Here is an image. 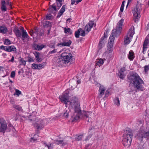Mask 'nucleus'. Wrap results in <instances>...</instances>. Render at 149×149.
Listing matches in <instances>:
<instances>
[{"label":"nucleus","mask_w":149,"mask_h":149,"mask_svg":"<svg viewBox=\"0 0 149 149\" xmlns=\"http://www.w3.org/2000/svg\"><path fill=\"white\" fill-rule=\"evenodd\" d=\"M119 76L120 78L123 79L125 77V75L123 72H119Z\"/></svg>","instance_id":"obj_45"},{"label":"nucleus","mask_w":149,"mask_h":149,"mask_svg":"<svg viewBox=\"0 0 149 149\" xmlns=\"http://www.w3.org/2000/svg\"><path fill=\"white\" fill-rule=\"evenodd\" d=\"M102 38H101V40L100 41L99 43V45H98V53H99V54H100V53L102 52Z\"/></svg>","instance_id":"obj_25"},{"label":"nucleus","mask_w":149,"mask_h":149,"mask_svg":"<svg viewBox=\"0 0 149 149\" xmlns=\"http://www.w3.org/2000/svg\"><path fill=\"white\" fill-rule=\"evenodd\" d=\"M38 29L37 27H35L34 29V33L36 34H38Z\"/></svg>","instance_id":"obj_54"},{"label":"nucleus","mask_w":149,"mask_h":149,"mask_svg":"<svg viewBox=\"0 0 149 149\" xmlns=\"http://www.w3.org/2000/svg\"><path fill=\"white\" fill-rule=\"evenodd\" d=\"M57 9V8L56 7L55 4H53L52 5L50 6L49 9L50 11H51L53 10L55 11H56Z\"/></svg>","instance_id":"obj_31"},{"label":"nucleus","mask_w":149,"mask_h":149,"mask_svg":"<svg viewBox=\"0 0 149 149\" xmlns=\"http://www.w3.org/2000/svg\"><path fill=\"white\" fill-rule=\"evenodd\" d=\"M13 107L15 109L17 110L18 111H22L23 110L22 107L19 105L17 104L13 105Z\"/></svg>","instance_id":"obj_30"},{"label":"nucleus","mask_w":149,"mask_h":149,"mask_svg":"<svg viewBox=\"0 0 149 149\" xmlns=\"http://www.w3.org/2000/svg\"><path fill=\"white\" fill-rule=\"evenodd\" d=\"M57 3V10L59 9L60 7L61 6L62 3V2H56Z\"/></svg>","instance_id":"obj_50"},{"label":"nucleus","mask_w":149,"mask_h":149,"mask_svg":"<svg viewBox=\"0 0 149 149\" xmlns=\"http://www.w3.org/2000/svg\"><path fill=\"white\" fill-rule=\"evenodd\" d=\"M81 30V28H80L76 31L75 33V36L76 38H78L79 36V34L80 32V30Z\"/></svg>","instance_id":"obj_38"},{"label":"nucleus","mask_w":149,"mask_h":149,"mask_svg":"<svg viewBox=\"0 0 149 149\" xmlns=\"http://www.w3.org/2000/svg\"><path fill=\"white\" fill-rule=\"evenodd\" d=\"M109 90H107L106 91L105 94V96L104 97V98H106L107 97H108L109 95L110 92H109Z\"/></svg>","instance_id":"obj_49"},{"label":"nucleus","mask_w":149,"mask_h":149,"mask_svg":"<svg viewBox=\"0 0 149 149\" xmlns=\"http://www.w3.org/2000/svg\"><path fill=\"white\" fill-rule=\"evenodd\" d=\"M130 82L132 83L134 86L138 89L142 91L144 82L138 74L136 73H132L128 76Z\"/></svg>","instance_id":"obj_2"},{"label":"nucleus","mask_w":149,"mask_h":149,"mask_svg":"<svg viewBox=\"0 0 149 149\" xmlns=\"http://www.w3.org/2000/svg\"><path fill=\"white\" fill-rule=\"evenodd\" d=\"M56 52V49H54L53 50H52L50 52H49V54L55 53Z\"/></svg>","instance_id":"obj_56"},{"label":"nucleus","mask_w":149,"mask_h":149,"mask_svg":"<svg viewBox=\"0 0 149 149\" xmlns=\"http://www.w3.org/2000/svg\"><path fill=\"white\" fill-rule=\"evenodd\" d=\"M53 145L52 144H47L46 143H44L43 144L42 147L47 148L48 149H52L53 148Z\"/></svg>","instance_id":"obj_26"},{"label":"nucleus","mask_w":149,"mask_h":149,"mask_svg":"<svg viewBox=\"0 0 149 149\" xmlns=\"http://www.w3.org/2000/svg\"><path fill=\"white\" fill-rule=\"evenodd\" d=\"M132 136V132L130 130L128 129L125 131L122 141V143L125 146L128 147L130 146Z\"/></svg>","instance_id":"obj_4"},{"label":"nucleus","mask_w":149,"mask_h":149,"mask_svg":"<svg viewBox=\"0 0 149 149\" xmlns=\"http://www.w3.org/2000/svg\"><path fill=\"white\" fill-rule=\"evenodd\" d=\"M35 56L36 60L38 62H39L42 61V59L40 58H39V54L38 53V52H36V54L35 55Z\"/></svg>","instance_id":"obj_34"},{"label":"nucleus","mask_w":149,"mask_h":149,"mask_svg":"<svg viewBox=\"0 0 149 149\" xmlns=\"http://www.w3.org/2000/svg\"><path fill=\"white\" fill-rule=\"evenodd\" d=\"M149 35H148L145 39L143 45V52L144 53V51L146 50L147 48V46L149 42Z\"/></svg>","instance_id":"obj_15"},{"label":"nucleus","mask_w":149,"mask_h":149,"mask_svg":"<svg viewBox=\"0 0 149 149\" xmlns=\"http://www.w3.org/2000/svg\"><path fill=\"white\" fill-rule=\"evenodd\" d=\"M21 36H22V39L24 42H25L26 40L27 41L29 40V37L26 31H24Z\"/></svg>","instance_id":"obj_16"},{"label":"nucleus","mask_w":149,"mask_h":149,"mask_svg":"<svg viewBox=\"0 0 149 149\" xmlns=\"http://www.w3.org/2000/svg\"><path fill=\"white\" fill-rule=\"evenodd\" d=\"M14 56H12V58H11V60H10L9 61L12 62H13L14 61Z\"/></svg>","instance_id":"obj_62"},{"label":"nucleus","mask_w":149,"mask_h":149,"mask_svg":"<svg viewBox=\"0 0 149 149\" xmlns=\"http://www.w3.org/2000/svg\"><path fill=\"white\" fill-rule=\"evenodd\" d=\"M55 142L56 144L58 145L61 144L62 146H64L67 144L68 142L67 141L65 140H56Z\"/></svg>","instance_id":"obj_17"},{"label":"nucleus","mask_w":149,"mask_h":149,"mask_svg":"<svg viewBox=\"0 0 149 149\" xmlns=\"http://www.w3.org/2000/svg\"><path fill=\"white\" fill-rule=\"evenodd\" d=\"M109 31L108 29H107L105 31L104 33V38H106L107 37Z\"/></svg>","instance_id":"obj_46"},{"label":"nucleus","mask_w":149,"mask_h":149,"mask_svg":"<svg viewBox=\"0 0 149 149\" xmlns=\"http://www.w3.org/2000/svg\"><path fill=\"white\" fill-rule=\"evenodd\" d=\"M75 2V1L74 0H71V4L72 5L74 4Z\"/></svg>","instance_id":"obj_64"},{"label":"nucleus","mask_w":149,"mask_h":149,"mask_svg":"<svg viewBox=\"0 0 149 149\" xmlns=\"http://www.w3.org/2000/svg\"><path fill=\"white\" fill-rule=\"evenodd\" d=\"M125 71V69L124 67H123L121 68L120 70V72H124Z\"/></svg>","instance_id":"obj_60"},{"label":"nucleus","mask_w":149,"mask_h":149,"mask_svg":"<svg viewBox=\"0 0 149 149\" xmlns=\"http://www.w3.org/2000/svg\"><path fill=\"white\" fill-rule=\"evenodd\" d=\"M113 102L114 104L117 106L118 107L120 106V100L118 97H116L114 99Z\"/></svg>","instance_id":"obj_28"},{"label":"nucleus","mask_w":149,"mask_h":149,"mask_svg":"<svg viewBox=\"0 0 149 149\" xmlns=\"http://www.w3.org/2000/svg\"><path fill=\"white\" fill-rule=\"evenodd\" d=\"M61 57L57 61L59 65H63L65 64L69 65L72 63L73 58L71 53L63 52L61 54Z\"/></svg>","instance_id":"obj_3"},{"label":"nucleus","mask_w":149,"mask_h":149,"mask_svg":"<svg viewBox=\"0 0 149 149\" xmlns=\"http://www.w3.org/2000/svg\"><path fill=\"white\" fill-rule=\"evenodd\" d=\"M0 123H1V131L4 132L6 130L7 125L6 121L3 118L0 119Z\"/></svg>","instance_id":"obj_10"},{"label":"nucleus","mask_w":149,"mask_h":149,"mask_svg":"<svg viewBox=\"0 0 149 149\" xmlns=\"http://www.w3.org/2000/svg\"><path fill=\"white\" fill-rule=\"evenodd\" d=\"M4 43L6 45H9L11 44V42L8 39H6L4 41Z\"/></svg>","instance_id":"obj_41"},{"label":"nucleus","mask_w":149,"mask_h":149,"mask_svg":"<svg viewBox=\"0 0 149 149\" xmlns=\"http://www.w3.org/2000/svg\"><path fill=\"white\" fill-rule=\"evenodd\" d=\"M46 63L45 62H43L42 64L38 65V69H40L43 68L46 65Z\"/></svg>","instance_id":"obj_39"},{"label":"nucleus","mask_w":149,"mask_h":149,"mask_svg":"<svg viewBox=\"0 0 149 149\" xmlns=\"http://www.w3.org/2000/svg\"><path fill=\"white\" fill-rule=\"evenodd\" d=\"M38 64H33L32 65V68L34 69H38Z\"/></svg>","instance_id":"obj_44"},{"label":"nucleus","mask_w":149,"mask_h":149,"mask_svg":"<svg viewBox=\"0 0 149 149\" xmlns=\"http://www.w3.org/2000/svg\"><path fill=\"white\" fill-rule=\"evenodd\" d=\"M64 29V33H68L71 34L72 33V31L70 28L65 27Z\"/></svg>","instance_id":"obj_32"},{"label":"nucleus","mask_w":149,"mask_h":149,"mask_svg":"<svg viewBox=\"0 0 149 149\" xmlns=\"http://www.w3.org/2000/svg\"><path fill=\"white\" fill-rule=\"evenodd\" d=\"M37 139H35L34 137H32L31 138L30 141L31 142H34L37 140Z\"/></svg>","instance_id":"obj_55"},{"label":"nucleus","mask_w":149,"mask_h":149,"mask_svg":"<svg viewBox=\"0 0 149 149\" xmlns=\"http://www.w3.org/2000/svg\"><path fill=\"white\" fill-rule=\"evenodd\" d=\"M91 114L92 112L90 111H84L83 113L84 115L87 118H89V116Z\"/></svg>","instance_id":"obj_36"},{"label":"nucleus","mask_w":149,"mask_h":149,"mask_svg":"<svg viewBox=\"0 0 149 149\" xmlns=\"http://www.w3.org/2000/svg\"><path fill=\"white\" fill-rule=\"evenodd\" d=\"M124 21L123 19H121L118 22L117 26H121L122 27L123 25V23Z\"/></svg>","instance_id":"obj_42"},{"label":"nucleus","mask_w":149,"mask_h":149,"mask_svg":"<svg viewBox=\"0 0 149 149\" xmlns=\"http://www.w3.org/2000/svg\"><path fill=\"white\" fill-rule=\"evenodd\" d=\"M8 52H16L17 49L16 47L13 45L8 46Z\"/></svg>","instance_id":"obj_27"},{"label":"nucleus","mask_w":149,"mask_h":149,"mask_svg":"<svg viewBox=\"0 0 149 149\" xmlns=\"http://www.w3.org/2000/svg\"><path fill=\"white\" fill-rule=\"evenodd\" d=\"M63 42L61 43H59L57 45V46H69L71 44L72 42L71 41L66 40L65 39H63Z\"/></svg>","instance_id":"obj_11"},{"label":"nucleus","mask_w":149,"mask_h":149,"mask_svg":"<svg viewBox=\"0 0 149 149\" xmlns=\"http://www.w3.org/2000/svg\"><path fill=\"white\" fill-rule=\"evenodd\" d=\"M69 91L68 90L66 91L62 95L60 96L59 97L60 100L61 102H64L65 104V107H67V103L68 102V93Z\"/></svg>","instance_id":"obj_8"},{"label":"nucleus","mask_w":149,"mask_h":149,"mask_svg":"<svg viewBox=\"0 0 149 149\" xmlns=\"http://www.w3.org/2000/svg\"><path fill=\"white\" fill-rule=\"evenodd\" d=\"M10 103L12 104H13V105L14 104H14V103H15V102L13 100H10Z\"/></svg>","instance_id":"obj_61"},{"label":"nucleus","mask_w":149,"mask_h":149,"mask_svg":"<svg viewBox=\"0 0 149 149\" xmlns=\"http://www.w3.org/2000/svg\"><path fill=\"white\" fill-rule=\"evenodd\" d=\"M65 7L66 6L65 5H63L62 6V8L60 10L59 12L57 15V18L60 17L63 14V13L65 11Z\"/></svg>","instance_id":"obj_18"},{"label":"nucleus","mask_w":149,"mask_h":149,"mask_svg":"<svg viewBox=\"0 0 149 149\" xmlns=\"http://www.w3.org/2000/svg\"><path fill=\"white\" fill-rule=\"evenodd\" d=\"M15 76V71H12L10 74V77L11 78H14Z\"/></svg>","instance_id":"obj_53"},{"label":"nucleus","mask_w":149,"mask_h":149,"mask_svg":"<svg viewBox=\"0 0 149 149\" xmlns=\"http://www.w3.org/2000/svg\"><path fill=\"white\" fill-rule=\"evenodd\" d=\"M21 64L23 65H25L26 64V62L24 60H21Z\"/></svg>","instance_id":"obj_58"},{"label":"nucleus","mask_w":149,"mask_h":149,"mask_svg":"<svg viewBox=\"0 0 149 149\" xmlns=\"http://www.w3.org/2000/svg\"><path fill=\"white\" fill-rule=\"evenodd\" d=\"M80 35L82 36H84L85 35V31H84L81 29V30H80Z\"/></svg>","instance_id":"obj_48"},{"label":"nucleus","mask_w":149,"mask_h":149,"mask_svg":"<svg viewBox=\"0 0 149 149\" xmlns=\"http://www.w3.org/2000/svg\"><path fill=\"white\" fill-rule=\"evenodd\" d=\"M134 28H131L130 29L127 34L125 38L124 44L125 45H128L131 41L133 36L134 33Z\"/></svg>","instance_id":"obj_6"},{"label":"nucleus","mask_w":149,"mask_h":149,"mask_svg":"<svg viewBox=\"0 0 149 149\" xmlns=\"http://www.w3.org/2000/svg\"><path fill=\"white\" fill-rule=\"evenodd\" d=\"M70 84L73 88L76 87L77 85L76 80L74 79H72L69 81Z\"/></svg>","instance_id":"obj_19"},{"label":"nucleus","mask_w":149,"mask_h":149,"mask_svg":"<svg viewBox=\"0 0 149 149\" xmlns=\"http://www.w3.org/2000/svg\"><path fill=\"white\" fill-rule=\"evenodd\" d=\"M44 121L40 119L36 121L34 124V126L38 130L42 129L44 127Z\"/></svg>","instance_id":"obj_9"},{"label":"nucleus","mask_w":149,"mask_h":149,"mask_svg":"<svg viewBox=\"0 0 149 149\" xmlns=\"http://www.w3.org/2000/svg\"><path fill=\"white\" fill-rule=\"evenodd\" d=\"M7 31L8 29L5 26H0V33L5 34Z\"/></svg>","instance_id":"obj_20"},{"label":"nucleus","mask_w":149,"mask_h":149,"mask_svg":"<svg viewBox=\"0 0 149 149\" xmlns=\"http://www.w3.org/2000/svg\"><path fill=\"white\" fill-rule=\"evenodd\" d=\"M91 137V134H89V135L86 137V139L85 140V141H86L88 140Z\"/></svg>","instance_id":"obj_57"},{"label":"nucleus","mask_w":149,"mask_h":149,"mask_svg":"<svg viewBox=\"0 0 149 149\" xmlns=\"http://www.w3.org/2000/svg\"><path fill=\"white\" fill-rule=\"evenodd\" d=\"M80 108L78 98L73 97L69 107V111L74 112V114L71 116L72 122H76L79 119L80 115L81 114Z\"/></svg>","instance_id":"obj_1"},{"label":"nucleus","mask_w":149,"mask_h":149,"mask_svg":"<svg viewBox=\"0 0 149 149\" xmlns=\"http://www.w3.org/2000/svg\"><path fill=\"white\" fill-rule=\"evenodd\" d=\"M94 25L93 22H90L88 23L87 24L85 27V31L88 33L89 32L93 27Z\"/></svg>","instance_id":"obj_12"},{"label":"nucleus","mask_w":149,"mask_h":149,"mask_svg":"<svg viewBox=\"0 0 149 149\" xmlns=\"http://www.w3.org/2000/svg\"><path fill=\"white\" fill-rule=\"evenodd\" d=\"M9 4L8 2H6L4 0H2L1 1V9L2 11H6L7 10V9L6 7V5Z\"/></svg>","instance_id":"obj_14"},{"label":"nucleus","mask_w":149,"mask_h":149,"mask_svg":"<svg viewBox=\"0 0 149 149\" xmlns=\"http://www.w3.org/2000/svg\"><path fill=\"white\" fill-rule=\"evenodd\" d=\"M0 49L4 50L6 52H8V46H4L3 45H1L0 46Z\"/></svg>","instance_id":"obj_35"},{"label":"nucleus","mask_w":149,"mask_h":149,"mask_svg":"<svg viewBox=\"0 0 149 149\" xmlns=\"http://www.w3.org/2000/svg\"><path fill=\"white\" fill-rule=\"evenodd\" d=\"M134 53L132 50H130L129 52L128 58L130 60H132L134 58Z\"/></svg>","instance_id":"obj_29"},{"label":"nucleus","mask_w":149,"mask_h":149,"mask_svg":"<svg viewBox=\"0 0 149 149\" xmlns=\"http://www.w3.org/2000/svg\"><path fill=\"white\" fill-rule=\"evenodd\" d=\"M96 85H97V86L98 87H100V88L99 90V91L100 92L99 95L98 96V98L99 99H100V98H101L102 97V88L101 87V86L100 85V84H95Z\"/></svg>","instance_id":"obj_23"},{"label":"nucleus","mask_w":149,"mask_h":149,"mask_svg":"<svg viewBox=\"0 0 149 149\" xmlns=\"http://www.w3.org/2000/svg\"><path fill=\"white\" fill-rule=\"evenodd\" d=\"M144 70L145 72H147L149 70V64L147 65H146L144 67Z\"/></svg>","instance_id":"obj_52"},{"label":"nucleus","mask_w":149,"mask_h":149,"mask_svg":"<svg viewBox=\"0 0 149 149\" xmlns=\"http://www.w3.org/2000/svg\"><path fill=\"white\" fill-rule=\"evenodd\" d=\"M15 93L14 94V95H16L18 96L21 93V91L18 89H15Z\"/></svg>","instance_id":"obj_43"},{"label":"nucleus","mask_w":149,"mask_h":149,"mask_svg":"<svg viewBox=\"0 0 149 149\" xmlns=\"http://www.w3.org/2000/svg\"><path fill=\"white\" fill-rule=\"evenodd\" d=\"M124 7H120V12H122L123 11V9H124Z\"/></svg>","instance_id":"obj_63"},{"label":"nucleus","mask_w":149,"mask_h":149,"mask_svg":"<svg viewBox=\"0 0 149 149\" xmlns=\"http://www.w3.org/2000/svg\"><path fill=\"white\" fill-rule=\"evenodd\" d=\"M69 112L68 110L65 109L64 110V113L63 114V116L66 118H68V117Z\"/></svg>","instance_id":"obj_37"},{"label":"nucleus","mask_w":149,"mask_h":149,"mask_svg":"<svg viewBox=\"0 0 149 149\" xmlns=\"http://www.w3.org/2000/svg\"><path fill=\"white\" fill-rule=\"evenodd\" d=\"M45 46V45H39L37 44H35L34 45L33 47L35 49L37 50H40L42 49Z\"/></svg>","instance_id":"obj_22"},{"label":"nucleus","mask_w":149,"mask_h":149,"mask_svg":"<svg viewBox=\"0 0 149 149\" xmlns=\"http://www.w3.org/2000/svg\"><path fill=\"white\" fill-rule=\"evenodd\" d=\"M14 32L17 37L18 38H21L22 34L20 31L17 28L15 29Z\"/></svg>","instance_id":"obj_24"},{"label":"nucleus","mask_w":149,"mask_h":149,"mask_svg":"<svg viewBox=\"0 0 149 149\" xmlns=\"http://www.w3.org/2000/svg\"><path fill=\"white\" fill-rule=\"evenodd\" d=\"M114 35L113 33H112L111 34L110 36L107 46V50L104 53L106 55L107 54H108L109 53L112 52L113 50V47L115 39Z\"/></svg>","instance_id":"obj_5"},{"label":"nucleus","mask_w":149,"mask_h":149,"mask_svg":"<svg viewBox=\"0 0 149 149\" xmlns=\"http://www.w3.org/2000/svg\"><path fill=\"white\" fill-rule=\"evenodd\" d=\"M96 62L97 65L99 66H101L102 64V59L101 58L99 60L97 61Z\"/></svg>","instance_id":"obj_40"},{"label":"nucleus","mask_w":149,"mask_h":149,"mask_svg":"<svg viewBox=\"0 0 149 149\" xmlns=\"http://www.w3.org/2000/svg\"><path fill=\"white\" fill-rule=\"evenodd\" d=\"M122 30V27L121 26H117V27L116 29H113L112 31V33L111 34L113 33L115 35L114 36V37L116 36V35H119L120 33Z\"/></svg>","instance_id":"obj_13"},{"label":"nucleus","mask_w":149,"mask_h":149,"mask_svg":"<svg viewBox=\"0 0 149 149\" xmlns=\"http://www.w3.org/2000/svg\"><path fill=\"white\" fill-rule=\"evenodd\" d=\"M89 134H91V136L95 133V129L94 127H92L90 128L88 131Z\"/></svg>","instance_id":"obj_33"},{"label":"nucleus","mask_w":149,"mask_h":149,"mask_svg":"<svg viewBox=\"0 0 149 149\" xmlns=\"http://www.w3.org/2000/svg\"><path fill=\"white\" fill-rule=\"evenodd\" d=\"M43 24V26L45 27H49L51 28L52 26V24L51 22L49 21H45L42 22Z\"/></svg>","instance_id":"obj_21"},{"label":"nucleus","mask_w":149,"mask_h":149,"mask_svg":"<svg viewBox=\"0 0 149 149\" xmlns=\"http://www.w3.org/2000/svg\"><path fill=\"white\" fill-rule=\"evenodd\" d=\"M141 8L139 5H137L135 8L132 10V12L133 13L135 22L137 21L140 17V11Z\"/></svg>","instance_id":"obj_7"},{"label":"nucleus","mask_w":149,"mask_h":149,"mask_svg":"<svg viewBox=\"0 0 149 149\" xmlns=\"http://www.w3.org/2000/svg\"><path fill=\"white\" fill-rule=\"evenodd\" d=\"M28 61L29 62H33L34 61V60L33 58L29 57V58Z\"/></svg>","instance_id":"obj_59"},{"label":"nucleus","mask_w":149,"mask_h":149,"mask_svg":"<svg viewBox=\"0 0 149 149\" xmlns=\"http://www.w3.org/2000/svg\"><path fill=\"white\" fill-rule=\"evenodd\" d=\"M82 135H79L75 138V140L77 141H80L82 139Z\"/></svg>","instance_id":"obj_47"},{"label":"nucleus","mask_w":149,"mask_h":149,"mask_svg":"<svg viewBox=\"0 0 149 149\" xmlns=\"http://www.w3.org/2000/svg\"><path fill=\"white\" fill-rule=\"evenodd\" d=\"M52 15H47L46 17V19L50 20L51 19Z\"/></svg>","instance_id":"obj_51"}]
</instances>
